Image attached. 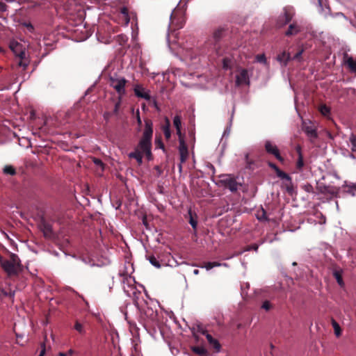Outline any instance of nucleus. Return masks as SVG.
I'll use <instances>...</instances> for the list:
<instances>
[{"mask_svg":"<svg viewBox=\"0 0 356 356\" xmlns=\"http://www.w3.org/2000/svg\"><path fill=\"white\" fill-rule=\"evenodd\" d=\"M332 325L333 326L335 334L337 337H339L341 334V330L339 325L334 319H332Z\"/></svg>","mask_w":356,"mask_h":356,"instance_id":"31","label":"nucleus"},{"mask_svg":"<svg viewBox=\"0 0 356 356\" xmlns=\"http://www.w3.org/2000/svg\"><path fill=\"white\" fill-rule=\"evenodd\" d=\"M268 166L275 171L279 168L276 164L272 162H268Z\"/></svg>","mask_w":356,"mask_h":356,"instance_id":"50","label":"nucleus"},{"mask_svg":"<svg viewBox=\"0 0 356 356\" xmlns=\"http://www.w3.org/2000/svg\"><path fill=\"white\" fill-rule=\"evenodd\" d=\"M3 172L6 175L13 176L15 175L17 172L15 168L11 165H6L3 168Z\"/></svg>","mask_w":356,"mask_h":356,"instance_id":"22","label":"nucleus"},{"mask_svg":"<svg viewBox=\"0 0 356 356\" xmlns=\"http://www.w3.org/2000/svg\"><path fill=\"white\" fill-rule=\"evenodd\" d=\"M7 9V6L5 3L0 1V12H4Z\"/></svg>","mask_w":356,"mask_h":356,"instance_id":"48","label":"nucleus"},{"mask_svg":"<svg viewBox=\"0 0 356 356\" xmlns=\"http://www.w3.org/2000/svg\"><path fill=\"white\" fill-rule=\"evenodd\" d=\"M67 356H72L74 354V350L72 349H70L67 353Z\"/></svg>","mask_w":356,"mask_h":356,"instance_id":"53","label":"nucleus"},{"mask_svg":"<svg viewBox=\"0 0 356 356\" xmlns=\"http://www.w3.org/2000/svg\"><path fill=\"white\" fill-rule=\"evenodd\" d=\"M46 353V347L44 343L41 344V350L38 356H44Z\"/></svg>","mask_w":356,"mask_h":356,"instance_id":"45","label":"nucleus"},{"mask_svg":"<svg viewBox=\"0 0 356 356\" xmlns=\"http://www.w3.org/2000/svg\"><path fill=\"white\" fill-rule=\"evenodd\" d=\"M302 189H303L305 192L312 193H314V188L310 184H306L301 186Z\"/></svg>","mask_w":356,"mask_h":356,"instance_id":"33","label":"nucleus"},{"mask_svg":"<svg viewBox=\"0 0 356 356\" xmlns=\"http://www.w3.org/2000/svg\"><path fill=\"white\" fill-rule=\"evenodd\" d=\"M246 84H250L249 76L248 70L242 69L240 72L236 76V85L237 86Z\"/></svg>","mask_w":356,"mask_h":356,"instance_id":"8","label":"nucleus"},{"mask_svg":"<svg viewBox=\"0 0 356 356\" xmlns=\"http://www.w3.org/2000/svg\"><path fill=\"white\" fill-rule=\"evenodd\" d=\"M284 187L286 188V192L289 195H293L294 193V188L292 183V180L291 181H288L287 183L284 184Z\"/></svg>","mask_w":356,"mask_h":356,"instance_id":"25","label":"nucleus"},{"mask_svg":"<svg viewBox=\"0 0 356 356\" xmlns=\"http://www.w3.org/2000/svg\"><path fill=\"white\" fill-rule=\"evenodd\" d=\"M303 49H300L299 50L293 57L292 59H294V60H299L300 59L301 56H302V54L303 53Z\"/></svg>","mask_w":356,"mask_h":356,"instance_id":"42","label":"nucleus"},{"mask_svg":"<svg viewBox=\"0 0 356 356\" xmlns=\"http://www.w3.org/2000/svg\"><path fill=\"white\" fill-rule=\"evenodd\" d=\"M74 328L81 334H83L86 332L83 325L79 321H76Z\"/></svg>","mask_w":356,"mask_h":356,"instance_id":"24","label":"nucleus"},{"mask_svg":"<svg viewBox=\"0 0 356 356\" xmlns=\"http://www.w3.org/2000/svg\"><path fill=\"white\" fill-rule=\"evenodd\" d=\"M151 312V314H149V317L151 318L152 321H154L155 320L156 318V312H154L152 309H148L147 311L146 312V314H147V312Z\"/></svg>","mask_w":356,"mask_h":356,"instance_id":"44","label":"nucleus"},{"mask_svg":"<svg viewBox=\"0 0 356 356\" xmlns=\"http://www.w3.org/2000/svg\"><path fill=\"white\" fill-rule=\"evenodd\" d=\"M295 11L293 7H284L283 13L280 15L277 20V26L282 28L289 24L293 19Z\"/></svg>","mask_w":356,"mask_h":356,"instance_id":"5","label":"nucleus"},{"mask_svg":"<svg viewBox=\"0 0 356 356\" xmlns=\"http://www.w3.org/2000/svg\"><path fill=\"white\" fill-rule=\"evenodd\" d=\"M291 59L289 52L283 51L277 55V60L283 65L286 66L288 62Z\"/></svg>","mask_w":356,"mask_h":356,"instance_id":"16","label":"nucleus"},{"mask_svg":"<svg viewBox=\"0 0 356 356\" xmlns=\"http://www.w3.org/2000/svg\"><path fill=\"white\" fill-rule=\"evenodd\" d=\"M261 308L265 309L266 311H268L271 308V304L270 303L269 301L266 300L263 302Z\"/></svg>","mask_w":356,"mask_h":356,"instance_id":"37","label":"nucleus"},{"mask_svg":"<svg viewBox=\"0 0 356 356\" xmlns=\"http://www.w3.org/2000/svg\"><path fill=\"white\" fill-rule=\"evenodd\" d=\"M0 265L8 276L17 275L22 271V265L19 257L11 253L8 259H5L0 254Z\"/></svg>","mask_w":356,"mask_h":356,"instance_id":"1","label":"nucleus"},{"mask_svg":"<svg viewBox=\"0 0 356 356\" xmlns=\"http://www.w3.org/2000/svg\"><path fill=\"white\" fill-rule=\"evenodd\" d=\"M301 31V27L297 22H293L289 26L288 29L285 31L284 35L287 37L297 35Z\"/></svg>","mask_w":356,"mask_h":356,"instance_id":"14","label":"nucleus"},{"mask_svg":"<svg viewBox=\"0 0 356 356\" xmlns=\"http://www.w3.org/2000/svg\"><path fill=\"white\" fill-rule=\"evenodd\" d=\"M188 215H189V217H190L189 223L191 224V225L192 226V227L194 229H196L197 225V221L196 218H194V216H193L191 209L188 211Z\"/></svg>","mask_w":356,"mask_h":356,"instance_id":"26","label":"nucleus"},{"mask_svg":"<svg viewBox=\"0 0 356 356\" xmlns=\"http://www.w3.org/2000/svg\"><path fill=\"white\" fill-rule=\"evenodd\" d=\"M191 350L195 354L200 356H207L208 354L207 349L202 346H193Z\"/></svg>","mask_w":356,"mask_h":356,"instance_id":"21","label":"nucleus"},{"mask_svg":"<svg viewBox=\"0 0 356 356\" xmlns=\"http://www.w3.org/2000/svg\"><path fill=\"white\" fill-rule=\"evenodd\" d=\"M94 163L95 164H97V165H103L102 161L100 159H94Z\"/></svg>","mask_w":356,"mask_h":356,"instance_id":"51","label":"nucleus"},{"mask_svg":"<svg viewBox=\"0 0 356 356\" xmlns=\"http://www.w3.org/2000/svg\"><path fill=\"white\" fill-rule=\"evenodd\" d=\"M179 152L180 154L181 163H183L186 161V159H188V146H187L185 140H181L179 143Z\"/></svg>","mask_w":356,"mask_h":356,"instance_id":"10","label":"nucleus"},{"mask_svg":"<svg viewBox=\"0 0 356 356\" xmlns=\"http://www.w3.org/2000/svg\"><path fill=\"white\" fill-rule=\"evenodd\" d=\"M343 63L347 66L350 72L356 73V61L346 53L343 55Z\"/></svg>","mask_w":356,"mask_h":356,"instance_id":"11","label":"nucleus"},{"mask_svg":"<svg viewBox=\"0 0 356 356\" xmlns=\"http://www.w3.org/2000/svg\"><path fill=\"white\" fill-rule=\"evenodd\" d=\"M256 59L259 63H264L266 61V56H265L264 54H258L256 56Z\"/></svg>","mask_w":356,"mask_h":356,"instance_id":"39","label":"nucleus"},{"mask_svg":"<svg viewBox=\"0 0 356 356\" xmlns=\"http://www.w3.org/2000/svg\"><path fill=\"white\" fill-rule=\"evenodd\" d=\"M275 172V173H276V175H277V176L278 177H279L282 175V173L283 172V171H282V170H281L280 168H278L277 170H276Z\"/></svg>","mask_w":356,"mask_h":356,"instance_id":"52","label":"nucleus"},{"mask_svg":"<svg viewBox=\"0 0 356 356\" xmlns=\"http://www.w3.org/2000/svg\"><path fill=\"white\" fill-rule=\"evenodd\" d=\"M193 273H194L195 275H198V274H199V270H197V269H195V270H193Z\"/></svg>","mask_w":356,"mask_h":356,"instance_id":"60","label":"nucleus"},{"mask_svg":"<svg viewBox=\"0 0 356 356\" xmlns=\"http://www.w3.org/2000/svg\"><path fill=\"white\" fill-rule=\"evenodd\" d=\"M135 95L139 98L145 99L147 101L152 100L149 91H146L142 85L136 84L134 88Z\"/></svg>","mask_w":356,"mask_h":356,"instance_id":"9","label":"nucleus"},{"mask_svg":"<svg viewBox=\"0 0 356 356\" xmlns=\"http://www.w3.org/2000/svg\"><path fill=\"white\" fill-rule=\"evenodd\" d=\"M156 146L161 149H164V144L162 143L160 137H156L155 139Z\"/></svg>","mask_w":356,"mask_h":356,"instance_id":"38","label":"nucleus"},{"mask_svg":"<svg viewBox=\"0 0 356 356\" xmlns=\"http://www.w3.org/2000/svg\"><path fill=\"white\" fill-rule=\"evenodd\" d=\"M258 248H259V245L256 243H253V244H251L250 245H249L248 250H252L254 251H257Z\"/></svg>","mask_w":356,"mask_h":356,"instance_id":"46","label":"nucleus"},{"mask_svg":"<svg viewBox=\"0 0 356 356\" xmlns=\"http://www.w3.org/2000/svg\"><path fill=\"white\" fill-rule=\"evenodd\" d=\"M297 152H298V160L296 161V168L297 169V170L298 172H301L302 170V168L305 165V162H304V159H303V156H302V152H301V148L300 147H298L297 149Z\"/></svg>","mask_w":356,"mask_h":356,"instance_id":"15","label":"nucleus"},{"mask_svg":"<svg viewBox=\"0 0 356 356\" xmlns=\"http://www.w3.org/2000/svg\"><path fill=\"white\" fill-rule=\"evenodd\" d=\"M173 124L176 129L181 127V118L179 115H176L173 119Z\"/></svg>","mask_w":356,"mask_h":356,"instance_id":"28","label":"nucleus"},{"mask_svg":"<svg viewBox=\"0 0 356 356\" xmlns=\"http://www.w3.org/2000/svg\"><path fill=\"white\" fill-rule=\"evenodd\" d=\"M153 135V123L151 120H145V129L138 143V148L145 153L147 158L151 156L152 138Z\"/></svg>","mask_w":356,"mask_h":356,"instance_id":"2","label":"nucleus"},{"mask_svg":"<svg viewBox=\"0 0 356 356\" xmlns=\"http://www.w3.org/2000/svg\"><path fill=\"white\" fill-rule=\"evenodd\" d=\"M319 111L321 112V113L323 115L327 116L330 113V108L328 106H327L325 104H323V105L320 106Z\"/></svg>","mask_w":356,"mask_h":356,"instance_id":"30","label":"nucleus"},{"mask_svg":"<svg viewBox=\"0 0 356 356\" xmlns=\"http://www.w3.org/2000/svg\"><path fill=\"white\" fill-rule=\"evenodd\" d=\"M219 182L222 186L228 188L232 192L237 191L238 187L241 186V184L236 181L235 178L230 175L221 176V179Z\"/></svg>","mask_w":356,"mask_h":356,"instance_id":"6","label":"nucleus"},{"mask_svg":"<svg viewBox=\"0 0 356 356\" xmlns=\"http://www.w3.org/2000/svg\"><path fill=\"white\" fill-rule=\"evenodd\" d=\"M334 277H335V279L337 280V282H338V284L340 286H343V282L342 276H341V274L340 272L335 271L334 273Z\"/></svg>","mask_w":356,"mask_h":356,"instance_id":"32","label":"nucleus"},{"mask_svg":"<svg viewBox=\"0 0 356 356\" xmlns=\"http://www.w3.org/2000/svg\"><path fill=\"white\" fill-rule=\"evenodd\" d=\"M202 267H204L207 270H211V268H213L212 262H207Z\"/></svg>","mask_w":356,"mask_h":356,"instance_id":"47","label":"nucleus"},{"mask_svg":"<svg viewBox=\"0 0 356 356\" xmlns=\"http://www.w3.org/2000/svg\"><path fill=\"white\" fill-rule=\"evenodd\" d=\"M141 152L143 151L138 147L134 152L129 154V157L131 159H135L138 163L140 165L143 163V154Z\"/></svg>","mask_w":356,"mask_h":356,"instance_id":"17","label":"nucleus"},{"mask_svg":"<svg viewBox=\"0 0 356 356\" xmlns=\"http://www.w3.org/2000/svg\"><path fill=\"white\" fill-rule=\"evenodd\" d=\"M303 131L306 134V135L309 138L312 142H313V140H315L318 138L316 129L313 125H304Z\"/></svg>","mask_w":356,"mask_h":356,"instance_id":"12","label":"nucleus"},{"mask_svg":"<svg viewBox=\"0 0 356 356\" xmlns=\"http://www.w3.org/2000/svg\"><path fill=\"white\" fill-rule=\"evenodd\" d=\"M257 218L259 220H268L267 218V216H266V211L264 209H261V215L259 214L257 216Z\"/></svg>","mask_w":356,"mask_h":356,"instance_id":"35","label":"nucleus"},{"mask_svg":"<svg viewBox=\"0 0 356 356\" xmlns=\"http://www.w3.org/2000/svg\"><path fill=\"white\" fill-rule=\"evenodd\" d=\"M44 232L45 235L50 234L51 232V227L49 224H44Z\"/></svg>","mask_w":356,"mask_h":356,"instance_id":"41","label":"nucleus"},{"mask_svg":"<svg viewBox=\"0 0 356 356\" xmlns=\"http://www.w3.org/2000/svg\"><path fill=\"white\" fill-rule=\"evenodd\" d=\"M349 141L351 143V150L356 152V134L352 133L349 137Z\"/></svg>","mask_w":356,"mask_h":356,"instance_id":"27","label":"nucleus"},{"mask_svg":"<svg viewBox=\"0 0 356 356\" xmlns=\"http://www.w3.org/2000/svg\"><path fill=\"white\" fill-rule=\"evenodd\" d=\"M122 13L124 15H126V17H127V13H128V12H127V8H123L122 9Z\"/></svg>","mask_w":356,"mask_h":356,"instance_id":"56","label":"nucleus"},{"mask_svg":"<svg viewBox=\"0 0 356 356\" xmlns=\"http://www.w3.org/2000/svg\"><path fill=\"white\" fill-rule=\"evenodd\" d=\"M152 102H153V104H154V106L156 108H157V102H156V101L155 99H153V101H152Z\"/></svg>","mask_w":356,"mask_h":356,"instance_id":"63","label":"nucleus"},{"mask_svg":"<svg viewBox=\"0 0 356 356\" xmlns=\"http://www.w3.org/2000/svg\"><path fill=\"white\" fill-rule=\"evenodd\" d=\"M186 3L182 4L181 1H179L177 7L173 10L170 17L169 28L171 30L181 29L186 22L185 11Z\"/></svg>","mask_w":356,"mask_h":356,"instance_id":"3","label":"nucleus"},{"mask_svg":"<svg viewBox=\"0 0 356 356\" xmlns=\"http://www.w3.org/2000/svg\"><path fill=\"white\" fill-rule=\"evenodd\" d=\"M136 119L138 126L140 127L142 125V121L140 117V112L138 110L136 112Z\"/></svg>","mask_w":356,"mask_h":356,"instance_id":"49","label":"nucleus"},{"mask_svg":"<svg viewBox=\"0 0 356 356\" xmlns=\"http://www.w3.org/2000/svg\"><path fill=\"white\" fill-rule=\"evenodd\" d=\"M152 102H153V104H154V106L156 108H157V102H156V101L155 99H153V101H152Z\"/></svg>","mask_w":356,"mask_h":356,"instance_id":"62","label":"nucleus"},{"mask_svg":"<svg viewBox=\"0 0 356 356\" xmlns=\"http://www.w3.org/2000/svg\"><path fill=\"white\" fill-rule=\"evenodd\" d=\"M206 337H207L208 342L213 347V348L216 352H219L220 350L221 346H220V343L218 342V341L217 339L213 338L212 336L209 334H207Z\"/></svg>","mask_w":356,"mask_h":356,"instance_id":"18","label":"nucleus"},{"mask_svg":"<svg viewBox=\"0 0 356 356\" xmlns=\"http://www.w3.org/2000/svg\"><path fill=\"white\" fill-rule=\"evenodd\" d=\"M317 189L321 193L327 195H335L338 193V190L333 186H325V185H318L317 186Z\"/></svg>","mask_w":356,"mask_h":356,"instance_id":"13","label":"nucleus"},{"mask_svg":"<svg viewBox=\"0 0 356 356\" xmlns=\"http://www.w3.org/2000/svg\"><path fill=\"white\" fill-rule=\"evenodd\" d=\"M230 60L227 58H225L222 60V67L224 69L227 70L230 67L229 65Z\"/></svg>","mask_w":356,"mask_h":356,"instance_id":"36","label":"nucleus"},{"mask_svg":"<svg viewBox=\"0 0 356 356\" xmlns=\"http://www.w3.org/2000/svg\"><path fill=\"white\" fill-rule=\"evenodd\" d=\"M213 268L221 266V264L219 262L213 261L212 262Z\"/></svg>","mask_w":356,"mask_h":356,"instance_id":"54","label":"nucleus"},{"mask_svg":"<svg viewBox=\"0 0 356 356\" xmlns=\"http://www.w3.org/2000/svg\"><path fill=\"white\" fill-rule=\"evenodd\" d=\"M266 152L271 155H273L279 161L283 163L284 161V158L281 156L280 150L276 145L273 143L270 140L265 142L264 145Z\"/></svg>","mask_w":356,"mask_h":356,"instance_id":"7","label":"nucleus"},{"mask_svg":"<svg viewBox=\"0 0 356 356\" xmlns=\"http://www.w3.org/2000/svg\"><path fill=\"white\" fill-rule=\"evenodd\" d=\"M147 259L149 260V261L150 262V264L152 265H153L154 266H155L157 268H161V266H162V264H160V262L157 260V259L154 255H149L147 257Z\"/></svg>","mask_w":356,"mask_h":356,"instance_id":"23","label":"nucleus"},{"mask_svg":"<svg viewBox=\"0 0 356 356\" xmlns=\"http://www.w3.org/2000/svg\"><path fill=\"white\" fill-rule=\"evenodd\" d=\"M122 97H118V100H117V102L115 104V108H114L113 112L115 114H117L118 113L120 106L121 103H122Z\"/></svg>","mask_w":356,"mask_h":356,"instance_id":"34","label":"nucleus"},{"mask_svg":"<svg viewBox=\"0 0 356 356\" xmlns=\"http://www.w3.org/2000/svg\"><path fill=\"white\" fill-rule=\"evenodd\" d=\"M223 31L222 29H218L213 32V37L215 42L218 41L222 37Z\"/></svg>","mask_w":356,"mask_h":356,"instance_id":"29","label":"nucleus"},{"mask_svg":"<svg viewBox=\"0 0 356 356\" xmlns=\"http://www.w3.org/2000/svg\"><path fill=\"white\" fill-rule=\"evenodd\" d=\"M26 27L28 28V29H29V31H32V30H33V26H32V24H26Z\"/></svg>","mask_w":356,"mask_h":356,"instance_id":"55","label":"nucleus"},{"mask_svg":"<svg viewBox=\"0 0 356 356\" xmlns=\"http://www.w3.org/2000/svg\"><path fill=\"white\" fill-rule=\"evenodd\" d=\"M279 177L282 179H285L287 181H291V177L287 173H286L284 172H283Z\"/></svg>","mask_w":356,"mask_h":356,"instance_id":"40","label":"nucleus"},{"mask_svg":"<svg viewBox=\"0 0 356 356\" xmlns=\"http://www.w3.org/2000/svg\"><path fill=\"white\" fill-rule=\"evenodd\" d=\"M245 158H246L247 163L249 165L248 168H250L251 162H250L248 160V155H246Z\"/></svg>","mask_w":356,"mask_h":356,"instance_id":"58","label":"nucleus"},{"mask_svg":"<svg viewBox=\"0 0 356 356\" xmlns=\"http://www.w3.org/2000/svg\"><path fill=\"white\" fill-rule=\"evenodd\" d=\"M143 224L145 225V226L146 227H147L148 225H147V219H146V218H145V217L143 219Z\"/></svg>","mask_w":356,"mask_h":356,"instance_id":"57","label":"nucleus"},{"mask_svg":"<svg viewBox=\"0 0 356 356\" xmlns=\"http://www.w3.org/2000/svg\"><path fill=\"white\" fill-rule=\"evenodd\" d=\"M176 131H177V134L179 137V143H180L181 140H185L184 136L181 131V128H179V129H176Z\"/></svg>","mask_w":356,"mask_h":356,"instance_id":"43","label":"nucleus"},{"mask_svg":"<svg viewBox=\"0 0 356 356\" xmlns=\"http://www.w3.org/2000/svg\"><path fill=\"white\" fill-rule=\"evenodd\" d=\"M5 52H6V51L2 47H0V53L3 54H5Z\"/></svg>","mask_w":356,"mask_h":356,"instance_id":"61","label":"nucleus"},{"mask_svg":"<svg viewBox=\"0 0 356 356\" xmlns=\"http://www.w3.org/2000/svg\"><path fill=\"white\" fill-rule=\"evenodd\" d=\"M58 356H67V354H66V353H60L58 354Z\"/></svg>","mask_w":356,"mask_h":356,"instance_id":"59","label":"nucleus"},{"mask_svg":"<svg viewBox=\"0 0 356 356\" xmlns=\"http://www.w3.org/2000/svg\"><path fill=\"white\" fill-rule=\"evenodd\" d=\"M156 169V171H159V174H161V170L159 169V166H156L155 168Z\"/></svg>","mask_w":356,"mask_h":356,"instance_id":"64","label":"nucleus"},{"mask_svg":"<svg viewBox=\"0 0 356 356\" xmlns=\"http://www.w3.org/2000/svg\"><path fill=\"white\" fill-rule=\"evenodd\" d=\"M127 81L123 78H116L111 76L109 79V84L117 92L118 97H123L126 95L125 86Z\"/></svg>","mask_w":356,"mask_h":356,"instance_id":"4","label":"nucleus"},{"mask_svg":"<svg viewBox=\"0 0 356 356\" xmlns=\"http://www.w3.org/2000/svg\"><path fill=\"white\" fill-rule=\"evenodd\" d=\"M10 49L16 54L19 56H22V54H24V52L21 51V44L17 42H11L10 43Z\"/></svg>","mask_w":356,"mask_h":356,"instance_id":"20","label":"nucleus"},{"mask_svg":"<svg viewBox=\"0 0 356 356\" xmlns=\"http://www.w3.org/2000/svg\"><path fill=\"white\" fill-rule=\"evenodd\" d=\"M162 130L163 131L165 138L169 140L171 137L170 131V122L168 118H165V124L162 126Z\"/></svg>","mask_w":356,"mask_h":356,"instance_id":"19","label":"nucleus"}]
</instances>
